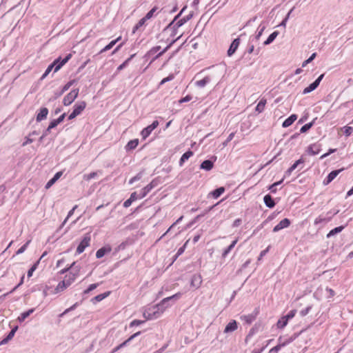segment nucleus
Instances as JSON below:
<instances>
[{
  "instance_id": "nucleus-2",
  "label": "nucleus",
  "mask_w": 353,
  "mask_h": 353,
  "mask_svg": "<svg viewBox=\"0 0 353 353\" xmlns=\"http://www.w3.org/2000/svg\"><path fill=\"white\" fill-rule=\"evenodd\" d=\"M86 103L85 101H80L75 103L72 112L69 115L68 119L72 120L79 115L85 108Z\"/></svg>"
},
{
  "instance_id": "nucleus-9",
  "label": "nucleus",
  "mask_w": 353,
  "mask_h": 353,
  "mask_svg": "<svg viewBox=\"0 0 353 353\" xmlns=\"http://www.w3.org/2000/svg\"><path fill=\"white\" fill-rule=\"evenodd\" d=\"M290 224V221L285 218L282 219L273 228V232H276L279 230L288 228Z\"/></svg>"
},
{
  "instance_id": "nucleus-5",
  "label": "nucleus",
  "mask_w": 353,
  "mask_h": 353,
  "mask_svg": "<svg viewBox=\"0 0 353 353\" xmlns=\"http://www.w3.org/2000/svg\"><path fill=\"white\" fill-rule=\"evenodd\" d=\"M90 240L91 238L90 234H85L77 248V253H82L85 249L90 245Z\"/></svg>"
},
{
  "instance_id": "nucleus-24",
  "label": "nucleus",
  "mask_w": 353,
  "mask_h": 353,
  "mask_svg": "<svg viewBox=\"0 0 353 353\" xmlns=\"http://www.w3.org/2000/svg\"><path fill=\"white\" fill-rule=\"evenodd\" d=\"M110 294V292H106L103 294H100L94 296V298H92L91 301L92 302V303L95 304V303L103 300L105 298L108 296Z\"/></svg>"
},
{
  "instance_id": "nucleus-49",
  "label": "nucleus",
  "mask_w": 353,
  "mask_h": 353,
  "mask_svg": "<svg viewBox=\"0 0 353 353\" xmlns=\"http://www.w3.org/2000/svg\"><path fill=\"white\" fill-rule=\"evenodd\" d=\"M181 37V35L179 36L176 39L173 40L172 41H171V43L165 48L163 49V51H161L158 55L157 57H159L161 55H162L165 52H166L170 47L176 41L178 40L180 37Z\"/></svg>"
},
{
  "instance_id": "nucleus-29",
  "label": "nucleus",
  "mask_w": 353,
  "mask_h": 353,
  "mask_svg": "<svg viewBox=\"0 0 353 353\" xmlns=\"http://www.w3.org/2000/svg\"><path fill=\"white\" fill-rule=\"evenodd\" d=\"M193 155V152L191 150H188L185 152L180 159L179 165L182 166L185 161H186L189 158H190Z\"/></svg>"
},
{
  "instance_id": "nucleus-64",
  "label": "nucleus",
  "mask_w": 353,
  "mask_h": 353,
  "mask_svg": "<svg viewBox=\"0 0 353 353\" xmlns=\"http://www.w3.org/2000/svg\"><path fill=\"white\" fill-rule=\"evenodd\" d=\"M191 99H192V97L190 95H188V96L182 98L181 99H180L179 103H182L188 102V101H190Z\"/></svg>"
},
{
  "instance_id": "nucleus-32",
  "label": "nucleus",
  "mask_w": 353,
  "mask_h": 353,
  "mask_svg": "<svg viewBox=\"0 0 353 353\" xmlns=\"http://www.w3.org/2000/svg\"><path fill=\"white\" fill-rule=\"evenodd\" d=\"M279 35V32L278 31H274L273 32L269 37L267 39V40H265L264 41V45L265 46H268L269 44H270L271 43H272L274 41V40L276 38V37Z\"/></svg>"
},
{
  "instance_id": "nucleus-42",
  "label": "nucleus",
  "mask_w": 353,
  "mask_h": 353,
  "mask_svg": "<svg viewBox=\"0 0 353 353\" xmlns=\"http://www.w3.org/2000/svg\"><path fill=\"white\" fill-rule=\"evenodd\" d=\"M312 125H313V122H310V123L305 124L303 126L301 127V128L300 130L301 133L306 132L307 130H309L311 128V127Z\"/></svg>"
},
{
  "instance_id": "nucleus-8",
  "label": "nucleus",
  "mask_w": 353,
  "mask_h": 353,
  "mask_svg": "<svg viewBox=\"0 0 353 353\" xmlns=\"http://www.w3.org/2000/svg\"><path fill=\"white\" fill-rule=\"evenodd\" d=\"M157 182L153 180L148 185H147L145 188H143L139 194V198L145 197L156 185Z\"/></svg>"
},
{
  "instance_id": "nucleus-13",
  "label": "nucleus",
  "mask_w": 353,
  "mask_h": 353,
  "mask_svg": "<svg viewBox=\"0 0 353 353\" xmlns=\"http://www.w3.org/2000/svg\"><path fill=\"white\" fill-rule=\"evenodd\" d=\"M112 248L110 245H105L99 249L96 252V257L97 259L102 258L105 254H108L111 252Z\"/></svg>"
},
{
  "instance_id": "nucleus-61",
  "label": "nucleus",
  "mask_w": 353,
  "mask_h": 353,
  "mask_svg": "<svg viewBox=\"0 0 353 353\" xmlns=\"http://www.w3.org/2000/svg\"><path fill=\"white\" fill-rule=\"evenodd\" d=\"M174 78L173 75H170L168 76V77L166 78H164L161 80V81L160 82V85H163L165 83L169 81H171Z\"/></svg>"
},
{
  "instance_id": "nucleus-31",
  "label": "nucleus",
  "mask_w": 353,
  "mask_h": 353,
  "mask_svg": "<svg viewBox=\"0 0 353 353\" xmlns=\"http://www.w3.org/2000/svg\"><path fill=\"white\" fill-rule=\"evenodd\" d=\"M159 10L157 6L152 8L144 17L147 20H149L157 15V13Z\"/></svg>"
},
{
  "instance_id": "nucleus-56",
  "label": "nucleus",
  "mask_w": 353,
  "mask_h": 353,
  "mask_svg": "<svg viewBox=\"0 0 353 353\" xmlns=\"http://www.w3.org/2000/svg\"><path fill=\"white\" fill-rule=\"evenodd\" d=\"M77 205H74L73 207V208L71 210L69 211L67 217L65 218V219L64 220V221H63V223L62 224L63 225L66 223V221H68L69 217H70L73 214V213H74V210L77 209Z\"/></svg>"
},
{
  "instance_id": "nucleus-16",
  "label": "nucleus",
  "mask_w": 353,
  "mask_h": 353,
  "mask_svg": "<svg viewBox=\"0 0 353 353\" xmlns=\"http://www.w3.org/2000/svg\"><path fill=\"white\" fill-rule=\"evenodd\" d=\"M237 322L235 320H232L225 326L224 332L229 333L234 332L237 329Z\"/></svg>"
},
{
  "instance_id": "nucleus-41",
  "label": "nucleus",
  "mask_w": 353,
  "mask_h": 353,
  "mask_svg": "<svg viewBox=\"0 0 353 353\" xmlns=\"http://www.w3.org/2000/svg\"><path fill=\"white\" fill-rule=\"evenodd\" d=\"M238 241V239H235L232 242V243L228 246V248H226L224 252H223V256L225 257L227 254L231 251V250L235 246Z\"/></svg>"
},
{
  "instance_id": "nucleus-48",
  "label": "nucleus",
  "mask_w": 353,
  "mask_h": 353,
  "mask_svg": "<svg viewBox=\"0 0 353 353\" xmlns=\"http://www.w3.org/2000/svg\"><path fill=\"white\" fill-rule=\"evenodd\" d=\"M99 286V283H93L90 285V286L84 291V294H88L91 291L94 290Z\"/></svg>"
},
{
  "instance_id": "nucleus-3",
  "label": "nucleus",
  "mask_w": 353,
  "mask_h": 353,
  "mask_svg": "<svg viewBox=\"0 0 353 353\" xmlns=\"http://www.w3.org/2000/svg\"><path fill=\"white\" fill-rule=\"evenodd\" d=\"M79 90L74 89L71 90L66 96L64 97L63 103L64 105H70L78 97Z\"/></svg>"
},
{
  "instance_id": "nucleus-45",
  "label": "nucleus",
  "mask_w": 353,
  "mask_h": 353,
  "mask_svg": "<svg viewBox=\"0 0 353 353\" xmlns=\"http://www.w3.org/2000/svg\"><path fill=\"white\" fill-rule=\"evenodd\" d=\"M265 29V26H261V25L259 26V27L258 28V32H257V33L256 34V37H255L256 40L259 39V38L262 35V34H263V32Z\"/></svg>"
},
{
  "instance_id": "nucleus-57",
  "label": "nucleus",
  "mask_w": 353,
  "mask_h": 353,
  "mask_svg": "<svg viewBox=\"0 0 353 353\" xmlns=\"http://www.w3.org/2000/svg\"><path fill=\"white\" fill-rule=\"evenodd\" d=\"M353 132V128L350 126H345L344 128V133L346 136H350Z\"/></svg>"
},
{
  "instance_id": "nucleus-4",
  "label": "nucleus",
  "mask_w": 353,
  "mask_h": 353,
  "mask_svg": "<svg viewBox=\"0 0 353 353\" xmlns=\"http://www.w3.org/2000/svg\"><path fill=\"white\" fill-rule=\"evenodd\" d=\"M159 124V121L156 120L154 121L151 125L143 128L141 132V136L142 137V139H145L147 137H148L152 132L158 127Z\"/></svg>"
},
{
  "instance_id": "nucleus-36",
  "label": "nucleus",
  "mask_w": 353,
  "mask_h": 353,
  "mask_svg": "<svg viewBox=\"0 0 353 353\" xmlns=\"http://www.w3.org/2000/svg\"><path fill=\"white\" fill-rule=\"evenodd\" d=\"M148 20L145 18V17H143L142 19H141L139 22L134 26V27L133 28V30H132V32L134 33L137 30H138L141 27L143 26L144 25H145V23Z\"/></svg>"
},
{
  "instance_id": "nucleus-35",
  "label": "nucleus",
  "mask_w": 353,
  "mask_h": 353,
  "mask_svg": "<svg viewBox=\"0 0 353 353\" xmlns=\"http://www.w3.org/2000/svg\"><path fill=\"white\" fill-rule=\"evenodd\" d=\"M288 323V320L283 316L277 322L276 326L279 329L285 327Z\"/></svg>"
},
{
  "instance_id": "nucleus-22",
  "label": "nucleus",
  "mask_w": 353,
  "mask_h": 353,
  "mask_svg": "<svg viewBox=\"0 0 353 353\" xmlns=\"http://www.w3.org/2000/svg\"><path fill=\"white\" fill-rule=\"evenodd\" d=\"M297 119V116L296 114H292L290 117H289L287 119H285L282 126L283 128H288L290 125H291Z\"/></svg>"
},
{
  "instance_id": "nucleus-58",
  "label": "nucleus",
  "mask_w": 353,
  "mask_h": 353,
  "mask_svg": "<svg viewBox=\"0 0 353 353\" xmlns=\"http://www.w3.org/2000/svg\"><path fill=\"white\" fill-rule=\"evenodd\" d=\"M296 312V311L294 310H291L287 315H285L284 316L289 321V320L292 319L295 316Z\"/></svg>"
},
{
  "instance_id": "nucleus-23",
  "label": "nucleus",
  "mask_w": 353,
  "mask_h": 353,
  "mask_svg": "<svg viewBox=\"0 0 353 353\" xmlns=\"http://www.w3.org/2000/svg\"><path fill=\"white\" fill-rule=\"evenodd\" d=\"M139 145V139H135L130 141L125 147L126 151L134 150Z\"/></svg>"
},
{
  "instance_id": "nucleus-33",
  "label": "nucleus",
  "mask_w": 353,
  "mask_h": 353,
  "mask_svg": "<svg viewBox=\"0 0 353 353\" xmlns=\"http://www.w3.org/2000/svg\"><path fill=\"white\" fill-rule=\"evenodd\" d=\"M34 309H30L29 310L21 313L17 319L18 321L19 322H23V321H25V319L26 318H28L34 312Z\"/></svg>"
},
{
  "instance_id": "nucleus-38",
  "label": "nucleus",
  "mask_w": 353,
  "mask_h": 353,
  "mask_svg": "<svg viewBox=\"0 0 353 353\" xmlns=\"http://www.w3.org/2000/svg\"><path fill=\"white\" fill-rule=\"evenodd\" d=\"M77 278L74 276V275H71L70 273L67 274L64 277V281L65 283L70 286L76 280Z\"/></svg>"
},
{
  "instance_id": "nucleus-18",
  "label": "nucleus",
  "mask_w": 353,
  "mask_h": 353,
  "mask_svg": "<svg viewBox=\"0 0 353 353\" xmlns=\"http://www.w3.org/2000/svg\"><path fill=\"white\" fill-rule=\"evenodd\" d=\"M71 54H68L63 59H59V62L54 65V72H57L63 65H65L71 58Z\"/></svg>"
},
{
  "instance_id": "nucleus-44",
  "label": "nucleus",
  "mask_w": 353,
  "mask_h": 353,
  "mask_svg": "<svg viewBox=\"0 0 353 353\" xmlns=\"http://www.w3.org/2000/svg\"><path fill=\"white\" fill-rule=\"evenodd\" d=\"M134 56V54H132L130 56V57H129L128 59H126L122 64H121L118 68H117V70L118 71H120L121 70H123L127 65L128 63H129V61L132 59V57Z\"/></svg>"
},
{
  "instance_id": "nucleus-1",
  "label": "nucleus",
  "mask_w": 353,
  "mask_h": 353,
  "mask_svg": "<svg viewBox=\"0 0 353 353\" xmlns=\"http://www.w3.org/2000/svg\"><path fill=\"white\" fill-rule=\"evenodd\" d=\"M181 296V293L178 292L171 296L164 298L159 303L145 309L143 313V317L147 321L159 318L165 310L170 306L168 302L172 300H178Z\"/></svg>"
},
{
  "instance_id": "nucleus-17",
  "label": "nucleus",
  "mask_w": 353,
  "mask_h": 353,
  "mask_svg": "<svg viewBox=\"0 0 353 353\" xmlns=\"http://www.w3.org/2000/svg\"><path fill=\"white\" fill-rule=\"evenodd\" d=\"M69 287L64 280L60 281L54 289V294L61 292Z\"/></svg>"
},
{
  "instance_id": "nucleus-52",
  "label": "nucleus",
  "mask_w": 353,
  "mask_h": 353,
  "mask_svg": "<svg viewBox=\"0 0 353 353\" xmlns=\"http://www.w3.org/2000/svg\"><path fill=\"white\" fill-rule=\"evenodd\" d=\"M39 263V261L37 263H36L35 264H34L30 268V270L28 271V276L30 278L32 276V274L33 272H34V270L37 269V264Z\"/></svg>"
},
{
  "instance_id": "nucleus-34",
  "label": "nucleus",
  "mask_w": 353,
  "mask_h": 353,
  "mask_svg": "<svg viewBox=\"0 0 353 353\" xmlns=\"http://www.w3.org/2000/svg\"><path fill=\"white\" fill-rule=\"evenodd\" d=\"M292 339H290L289 340H288L287 341L283 343H279L277 345H276L275 347H272L270 350V352H278L279 351L281 347H284L285 345L288 344L289 343H290L291 341H292Z\"/></svg>"
},
{
  "instance_id": "nucleus-10",
  "label": "nucleus",
  "mask_w": 353,
  "mask_h": 353,
  "mask_svg": "<svg viewBox=\"0 0 353 353\" xmlns=\"http://www.w3.org/2000/svg\"><path fill=\"white\" fill-rule=\"evenodd\" d=\"M68 269H70L69 273L71 275H74L75 278H77L79 275L80 271L81 270V267L79 265H77L76 262H73L70 267H68Z\"/></svg>"
},
{
  "instance_id": "nucleus-20",
  "label": "nucleus",
  "mask_w": 353,
  "mask_h": 353,
  "mask_svg": "<svg viewBox=\"0 0 353 353\" xmlns=\"http://www.w3.org/2000/svg\"><path fill=\"white\" fill-rule=\"evenodd\" d=\"M214 163L210 160H205L200 165V168L207 171H210L213 168Z\"/></svg>"
},
{
  "instance_id": "nucleus-59",
  "label": "nucleus",
  "mask_w": 353,
  "mask_h": 353,
  "mask_svg": "<svg viewBox=\"0 0 353 353\" xmlns=\"http://www.w3.org/2000/svg\"><path fill=\"white\" fill-rule=\"evenodd\" d=\"M129 199H130V200L133 202V201H136L137 199H140L139 194L138 195L136 192H134L131 194Z\"/></svg>"
},
{
  "instance_id": "nucleus-62",
  "label": "nucleus",
  "mask_w": 353,
  "mask_h": 353,
  "mask_svg": "<svg viewBox=\"0 0 353 353\" xmlns=\"http://www.w3.org/2000/svg\"><path fill=\"white\" fill-rule=\"evenodd\" d=\"M144 321L140 320H134L130 323V326H137L142 324Z\"/></svg>"
},
{
  "instance_id": "nucleus-53",
  "label": "nucleus",
  "mask_w": 353,
  "mask_h": 353,
  "mask_svg": "<svg viewBox=\"0 0 353 353\" xmlns=\"http://www.w3.org/2000/svg\"><path fill=\"white\" fill-rule=\"evenodd\" d=\"M97 175V173L95 172H91L88 174H85L83 176V179L87 180V181H89L93 178H94Z\"/></svg>"
},
{
  "instance_id": "nucleus-46",
  "label": "nucleus",
  "mask_w": 353,
  "mask_h": 353,
  "mask_svg": "<svg viewBox=\"0 0 353 353\" xmlns=\"http://www.w3.org/2000/svg\"><path fill=\"white\" fill-rule=\"evenodd\" d=\"M141 334L140 332H136L135 334H132L130 338H128L126 341H125L124 342H123L121 344L123 345V347L127 345V344L131 341L133 339H134L135 337H137V336H139V334Z\"/></svg>"
},
{
  "instance_id": "nucleus-14",
  "label": "nucleus",
  "mask_w": 353,
  "mask_h": 353,
  "mask_svg": "<svg viewBox=\"0 0 353 353\" xmlns=\"http://www.w3.org/2000/svg\"><path fill=\"white\" fill-rule=\"evenodd\" d=\"M240 43V39H235L231 43L228 50V55L229 57L232 56L238 48Z\"/></svg>"
},
{
  "instance_id": "nucleus-55",
  "label": "nucleus",
  "mask_w": 353,
  "mask_h": 353,
  "mask_svg": "<svg viewBox=\"0 0 353 353\" xmlns=\"http://www.w3.org/2000/svg\"><path fill=\"white\" fill-rule=\"evenodd\" d=\"M34 141L33 139L30 135L25 137V141L22 143V146L24 147L28 144L32 143Z\"/></svg>"
},
{
  "instance_id": "nucleus-7",
  "label": "nucleus",
  "mask_w": 353,
  "mask_h": 353,
  "mask_svg": "<svg viewBox=\"0 0 353 353\" xmlns=\"http://www.w3.org/2000/svg\"><path fill=\"white\" fill-rule=\"evenodd\" d=\"M321 149V145L317 143L310 145L307 148V153L310 155L318 154Z\"/></svg>"
},
{
  "instance_id": "nucleus-6",
  "label": "nucleus",
  "mask_w": 353,
  "mask_h": 353,
  "mask_svg": "<svg viewBox=\"0 0 353 353\" xmlns=\"http://www.w3.org/2000/svg\"><path fill=\"white\" fill-rule=\"evenodd\" d=\"M323 77V74H321L312 83H311L309 86H307L303 90V94H306L314 90L319 86Z\"/></svg>"
},
{
  "instance_id": "nucleus-51",
  "label": "nucleus",
  "mask_w": 353,
  "mask_h": 353,
  "mask_svg": "<svg viewBox=\"0 0 353 353\" xmlns=\"http://www.w3.org/2000/svg\"><path fill=\"white\" fill-rule=\"evenodd\" d=\"M18 329V327L16 326L15 327H14L10 332V333L8 334V336H6L7 339H8L9 341H10L14 336L15 334V332Z\"/></svg>"
},
{
  "instance_id": "nucleus-30",
  "label": "nucleus",
  "mask_w": 353,
  "mask_h": 353,
  "mask_svg": "<svg viewBox=\"0 0 353 353\" xmlns=\"http://www.w3.org/2000/svg\"><path fill=\"white\" fill-rule=\"evenodd\" d=\"M257 312L255 314H250L248 315H243L241 316V319L245 321L248 323H251L256 318Z\"/></svg>"
},
{
  "instance_id": "nucleus-50",
  "label": "nucleus",
  "mask_w": 353,
  "mask_h": 353,
  "mask_svg": "<svg viewBox=\"0 0 353 353\" xmlns=\"http://www.w3.org/2000/svg\"><path fill=\"white\" fill-rule=\"evenodd\" d=\"M30 241H27V242H26V243H25V244H24V245L21 248H19V249L17 251V253H16V254H20L23 253V252L26 251V248H27V247H28V244L30 243Z\"/></svg>"
},
{
  "instance_id": "nucleus-27",
  "label": "nucleus",
  "mask_w": 353,
  "mask_h": 353,
  "mask_svg": "<svg viewBox=\"0 0 353 353\" xmlns=\"http://www.w3.org/2000/svg\"><path fill=\"white\" fill-rule=\"evenodd\" d=\"M121 37H119L117 39L112 41L109 44L105 46L103 49L100 50L99 54L103 53L110 50L121 39Z\"/></svg>"
},
{
  "instance_id": "nucleus-60",
  "label": "nucleus",
  "mask_w": 353,
  "mask_h": 353,
  "mask_svg": "<svg viewBox=\"0 0 353 353\" xmlns=\"http://www.w3.org/2000/svg\"><path fill=\"white\" fill-rule=\"evenodd\" d=\"M186 23V19H184L183 18L179 19L175 24V26L177 28H179L182 26L183 24Z\"/></svg>"
},
{
  "instance_id": "nucleus-11",
  "label": "nucleus",
  "mask_w": 353,
  "mask_h": 353,
  "mask_svg": "<svg viewBox=\"0 0 353 353\" xmlns=\"http://www.w3.org/2000/svg\"><path fill=\"white\" fill-rule=\"evenodd\" d=\"M202 278L200 274H194L191 278L190 285L196 289L200 288Z\"/></svg>"
},
{
  "instance_id": "nucleus-15",
  "label": "nucleus",
  "mask_w": 353,
  "mask_h": 353,
  "mask_svg": "<svg viewBox=\"0 0 353 353\" xmlns=\"http://www.w3.org/2000/svg\"><path fill=\"white\" fill-rule=\"evenodd\" d=\"M48 114V110L47 108H41L37 115L36 119L37 121L40 122L42 120L46 119Z\"/></svg>"
},
{
  "instance_id": "nucleus-40",
  "label": "nucleus",
  "mask_w": 353,
  "mask_h": 353,
  "mask_svg": "<svg viewBox=\"0 0 353 353\" xmlns=\"http://www.w3.org/2000/svg\"><path fill=\"white\" fill-rule=\"evenodd\" d=\"M224 191H225V188L223 187H221V188H219L216 189L215 190H214L212 192V194L214 198L217 199L224 192Z\"/></svg>"
},
{
  "instance_id": "nucleus-19",
  "label": "nucleus",
  "mask_w": 353,
  "mask_h": 353,
  "mask_svg": "<svg viewBox=\"0 0 353 353\" xmlns=\"http://www.w3.org/2000/svg\"><path fill=\"white\" fill-rule=\"evenodd\" d=\"M62 172H57L54 176L48 181V183L46 185V188L49 189L62 175Z\"/></svg>"
},
{
  "instance_id": "nucleus-54",
  "label": "nucleus",
  "mask_w": 353,
  "mask_h": 353,
  "mask_svg": "<svg viewBox=\"0 0 353 353\" xmlns=\"http://www.w3.org/2000/svg\"><path fill=\"white\" fill-rule=\"evenodd\" d=\"M141 178H142V174L139 173L129 181V183L132 184L134 182L140 180Z\"/></svg>"
},
{
  "instance_id": "nucleus-26",
  "label": "nucleus",
  "mask_w": 353,
  "mask_h": 353,
  "mask_svg": "<svg viewBox=\"0 0 353 353\" xmlns=\"http://www.w3.org/2000/svg\"><path fill=\"white\" fill-rule=\"evenodd\" d=\"M263 201L265 205L270 208H272L275 205V203L270 194L265 195L263 198Z\"/></svg>"
},
{
  "instance_id": "nucleus-25",
  "label": "nucleus",
  "mask_w": 353,
  "mask_h": 353,
  "mask_svg": "<svg viewBox=\"0 0 353 353\" xmlns=\"http://www.w3.org/2000/svg\"><path fill=\"white\" fill-rule=\"evenodd\" d=\"M59 59H60V57L55 59L52 63H51L50 65H48V67L47 68L46 70L45 71V72L43 73V74L42 75L41 77V79H45L48 74L52 71V70L53 69V68H54V65L59 62Z\"/></svg>"
},
{
  "instance_id": "nucleus-39",
  "label": "nucleus",
  "mask_w": 353,
  "mask_h": 353,
  "mask_svg": "<svg viewBox=\"0 0 353 353\" xmlns=\"http://www.w3.org/2000/svg\"><path fill=\"white\" fill-rule=\"evenodd\" d=\"M343 226H339L334 228L333 230H330V232L327 234V237L330 238L334 234L341 232L343 230Z\"/></svg>"
},
{
  "instance_id": "nucleus-37",
  "label": "nucleus",
  "mask_w": 353,
  "mask_h": 353,
  "mask_svg": "<svg viewBox=\"0 0 353 353\" xmlns=\"http://www.w3.org/2000/svg\"><path fill=\"white\" fill-rule=\"evenodd\" d=\"M265 104H266V100L264 99H262L257 104V105L256 107V111L259 113L262 112L264 110Z\"/></svg>"
},
{
  "instance_id": "nucleus-21",
  "label": "nucleus",
  "mask_w": 353,
  "mask_h": 353,
  "mask_svg": "<svg viewBox=\"0 0 353 353\" xmlns=\"http://www.w3.org/2000/svg\"><path fill=\"white\" fill-rule=\"evenodd\" d=\"M210 81H211V78L210 77L207 76L201 80L196 81L194 83V85L199 88H204Z\"/></svg>"
},
{
  "instance_id": "nucleus-43",
  "label": "nucleus",
  "mask_w": 353,
  "mask_h": 353,
  "mask_svg": "<svg viewBox=\"0 0 353 353\" xmlns=\"http://www.w3.org/2000/svg\"><path fill=\"white\" fill-rule=\"evenodd\" d=\"M316 53H313L307 60L304 61L302 63V67H305L308 63L312 62L316 57Z\"/></svg>"
},
{
  "instance_id": "nucleus-63",
  "label": "nucleus",
  "mask_w": 353,
  "mask_h": 353,
  "mask_svg": "<svg viewBox=\"0 0 353 353\" xmlns=\"http://www.w3.org/2000/svg\"><path fill=\"white\" fill-rule=\"evenodd\" d=\"M72 83L71 81L67 83L63 88L62 89V91L60 93V94H62L64 92H65L66 90H68L70 87L72 85Z\"/></svg>"
},
{
  "instance_id": "nucleus-12",
  "label": "nucleus",
  "mask_w": 353,
  "mask_h": 353,
  "mask_svg": "<svg viewBox=\"0 0 353 353\" xmlns=\"http://www.w3.org/2000/svg\"><path fill=\"white\" fill-rule=\"evenodd\" d=\"M343 170V169H340V170L332 171L328 174L327 178L325 179H324V181L323 182V185H327L330 183H331Z\"/></svg>"
},
{
  "instance_id": "nucleus-47",
  "label": "nucleus",
  "mask_w": 353,
  "mask_h": 353,
  "mask_svg": "<svg viewBox=\"0 0 353 353\" xmlns=\"http://www.w3.org/2000/svg\"><path fill=\"white\" fill-rule=\"evenodd\" d=\"M58 124H59V123L56 119L52 121L46 129V132H50L51 129L55 128Z\"/></svg>"
},
{
  "instance_id": "nucleus-28",
  "label": "nucleus",
  "mask_w": 353,
  "mask_h": 353,
  "mask_svg": "<svg viewBox=\"0 0 353 353\" xmlns=\"http://www.w3.org/2000/svg\"><path fill=\"white\" fill-rule=\"evenodd\" d=\"M303 163L304 160L302 158L299 159L286 171L285 174L290 175L299 164H303Z\"/></svg>"
}]
</instances>
